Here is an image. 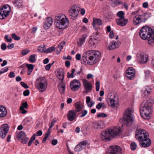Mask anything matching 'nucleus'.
<instances>
[{"mask_svg": "<svg viewBox=\"0 0 154 154\" xmlns=\"http://www.w3.org/2000/svg\"><path fill=\"white\" fill-rule=\"evenodd\" d=\"M100 54L99 51L89 50L83 54L82 59L84 63L90 64H94L99 60Z\"/></svg>", "mask_w": 154, "mask_h": 154, "instance_id": "f257e3e1", "label": "nucleus"}, {"mask_svg": "<svg viewBox=\"0 0 154 154\" xmlns=\"http://www.w3.org/2000/svg\"><path fill=\"white\" fill-rule=\"evenodd\" d=\"M54 23L57 28L64 29L69 25V21L65 15L60 14L55 17Z\"/></svg>", "mask_w": 154, "mask_h": 154, "instance_id": "f03ea898", "label": "nucleus"}, {"mask_svg": "<svg viewBox=\"0 0 154 154\" xmlns=\"http://www.w3.org/2000/svg\"><path fill=\"white\" fill-rule=\"evenodd\" d=\"M141 116L144 119H148L150 118L152 111L151 107L146 102L143 101L141 104L140 109Z\"/></svg>", "mask_w": 154, "mask_h": 154, "instance_id": "7ed1b4c3", "label": "nucleus"}, {"mask_svg": "<svg viewBox=\"0 0 154 154\" xmlns=\"http://www.w3.org/2000/svg\"><path fill=\"white\" fill-rule=\"evenodd\" d=\"M35 86L40 92H43L47 88V80L42 77L38 78L36 80Z\"/></svg>", "mask_w": 154, "mask_h": 154, "instance_id": "20e7f679", "label": "nucleus"}, {"mask_svg": "<svg viewBox=\"0 0 154 154\" xmlns=\"http://www.w3.org/2000/svg\"><path fill=\"white\" fill-rule=\"evenodd\" d=\"M154 31L152 29L148 26H144L140 30L139 35L140 38L146 40L154 35Z\"/></svg>", "mask_w": 154, "mask_h": 154, "instance_id": "39448f33", "label": "nucleus"}, {"mask_svg": "<svg viewBox=\"0 0 154 154\" xmlns=\"http://www.w3.org/2000/svg\"><path fill=\"white\" fill-rule=\"evenodd\" d=\"M133 112L131 108L127 109L123 115L124 124L127 126L131 125L133 122Z\"/></svg>", "mask_w": 154, "mask_h": 154, "instance_id": "423d86ee", "label": "nucleus"}, {"mask_svg": "<svg viewBox=\"0 0 154 154\" xmlns=\"http://www.w3.org/2000/svg\"><path fill=\"white\" fill-rule=\"evenodd\" d=\"M150 13L146 12L142 14H137L133 19V22L134 25H137L141 23L145 22L150 17Z\"/></svg>", "mask_w": 154, "mask_h": 154, "instance_id": "0eeeda50", "label": "nucleus"}, {"mask_svg": "<svg viewBox=\"0 0 154 154\" xmlns=\"http://www.w3.org/2000/svg\"><path fill=\"white\" fill-rule=\"evenodd\" d=\"M79 12V8L75 5L72 6L68 11L69 14L72 20L76 19Z\"/></svg>", "mask_w": 154, "mask_h": 154, "instance_id": "6e6552de", "label": "nucleus"}, {"mask_svg": "<svg viewBox=\"0 0 154 154\" xmlns=\"http://www.w3.org/2000/svg\"><path fill=\"white\" fill-rule=\"evenodd\" d=\"M10 8L8 5L2 6L0 8V19L1 20L5 18L9 14Z\"/></svg>", "mask_w": 154, "mask_h": 154, "instance_id": "1a4fd4ad", "label": "nucleus"}, {"mask_svg": "<svg viewBox=\"0 0 154 154\" xmlns=\"http://www.w3.org/2000/svg\"><path fill=\"white\" fill-rule=\"evenodd\" d=\"M135 135L136 138L140 141L148 138V134L144 130H138L136 131Z\"/></svg>", "mask_w": 154, "mask_h": 154, "instance_id": "9d476101", "label": "nucleus"}, {"mask_svg": "<svg viewBox=\"0 0 154 154\" xmlns=\"http://www.w3.org/2000/svg\"><path fill=\"white\" fill-rule=\"evenodd\" d=\"M108 131L111 137H115L116 136H119L121 134L120 128L116 127L108 129Z\"/></svg>", "mask_w": 154, "mask_h": 154, "instance_id": "9b49d317", "label": "nucleus"}, {"mask_svg": "<svg viewBox=\"0 0 154 154\" xmlns=\"http://www.w3.org/2000/svg\"><path fill=\"white\" fill-rule=\"evenodd\" d=\"M98 35L96 33H93L89 41V46L92 48L94 47L98 43Z\"/></svg>", "mask_w": 154, "mask_h": 154, "instance_id": "f8f14e48", "label": "nucleus"}, {"mask_svg": "<svg viewBox=\"0 0 154 154\" xmlns=\"http://www.w3.org/2000/svg\"><path fill=\"white\" fill-rule=\"evenodd\" d=\"M18 140L23 144H26L29 140V138L26 137L25 133L23 131H20L17 135Z\"/></svg>", "mask_w": 154, "mask_h": 154, "instance_id": "ddd939ff", "label": "nucleus"}, {"mask_svg": "<svg viewBox=\"0 0 154 154\" xmlns=\"http://www.w3.org/2000/svg\"><path fill=\"white\" fill-rule=\"evenodd\" d=\"M9 130L8 125L4 124L2 125L0 128V136L2 139L4 138L7 135Z\"/></svg>", "mask_w": 154, "mask_h": 154, "instance_id": "4468645a", "label": "nucleus"}, {"mask_svg": "<svg viewBox=\"0 0 154 154\" xmlns=\"http://www.w3.org/2000/svg\"><path fill=\"white\" fill-rule=\"evenodd\" d=\"M110 135L108 130L103 131L100 135L101 140L105 142H108L110 140Z\"/></svg>", "mask_w": 154, "mask_h": 154, "instance_id": "2eb2a0df", "label": "nucleus"}, {"mask_svg": "<svg viewBox=\"0 0 154 154\" xmlns=\"http://www.w3.org/2000/svg\"><path fill=\"white\" fill-rule=\"evenodd\" d=\"M126 77L130 80L133 79L135 76V71L132 67L129 68L127 71Z\"/></svg>", "mask_w": 154, "mask_h": 154, "instance_id": "dca6fc26", "label": "nucleus"}, {"mask_svg": "<svg viewBox=\"0 0 154 154\" xmlns=\"http://www.w3.org/2000/svg\"><path fill=\"white\" fill-rule=\"evenodd\" d=\"M83 85L85 90L83 92V93H87L89 92L92 89V86L90 82L86 79L83 80Z\"/></svg>", "mask_w": 154, "mask_h": 154, "instance_id": "f3484780", "label": "nucleus"}, {"mask_svg": "<svg viewBox=\"0 0 154 154\" xmlns=\"http://www.w3.org/2000/svg\"><path fill=\"white\" fill-rule=\"evenodd\" d=\"M109 151L111 154H121L122 151L120 147L118 146H112Z\"/></svg>", "mask_w": 154, "mask_h": 154, "instance_id": "a211bd4d", "label": "nucleus"}, {"mask_svg": "<svg viewBox=\"0 0 154 154\" xmlns=\"http://www.w3.org/2000/svg\"><path fill=\"white\" fill-rule=\"evenodd\" d=\"M76 111L75 110H70L67 115L68 119L69 121H73L76 118L77 115Z\"/></svg>", "mask_w": 154, "mask_h": 154, "instance_id": "6ab92c4d", "label": "nucleus"}, {"mask_svg": "<svg viewBox=\"0 0 154 154\" xmlns=\"http://www.w3.org/2000/svg\"><path fill=\"white\" fill-rule=\"evenodd\" d=\"M86 140H84L80 142L75 147L74 149L75 151L78 152L85 148L87 144Z\"/></svg>", "mask_w": 154, "mask_h": 154, "instance_id": "aec40b11", "label": "nucleus"}, {"mask_svg": "<svg viewBox=\"0 0 154 154\" xmlns=\"http://www.w3.org/2000/svg\"><path fill=\"white\" fill-rule=\"evenodd\" d=\"M148 60V57L146 55L138 54L137 55V60L140 63H146Z\"/></svg>", "mask_w": 154, "mask_h": 154, "instance_id": "412c9836", "label": "nucleus"}, {"mask_svg": "<svg viewBox=\"0 0 154 154\" xmlns=\"http://www.w3.org/2000/svg\"><path fill=\"white\" fill-rule=\"evenodd\" d=\"M121 44L120 42H116L113 41L110 42L109 44L108 48L109 50H112L118 48Z\"/></svg>", "mask_w": 154, "mask_h": 154, "instance_id": "4be33fe9", "label": "nucleus"}, {"mask_svg": "<svg viewBox=\"0 0 154 154\" xmlns=\"http://www.w3.org/2000/svg\"><path fill=\"white\" fill-rule=\"evenodd\" d=\"M140 145L143 147H146L149 146L151 144L150 140L148 138L140 141Z\"/></svg>", "mask_w": 154, "mask_h": 154, "instance_id": "5701e85b", "label": "nucleus"}, {"mask_svg": "<svg viewBox=\"0 0 154 154\" xmlns=\"http://www.w3.org/2000/svg\"><path fill=\"white\" fill-rule=\"evenodd\" d=\"M53 20L51 17H47L45 20L44 27L46 29H48L52 24Z\"/></svg>", "mask_w": 154, "mask_h": 154, "instance_id": "b1692460", "label": "nucleus"}, {"mask_svg": "<svg viewBox=\"0 0 154 154\" xmlns=\"http://www.w3.org/2000/svg\"><path fill=\"white\" fill-rule=\"evenodd\" d=\"M116 22L118 25L121 26H125L128 22V20L124 18H118L116 20Z\"/></svg>", "mask_w": 154, "mask_h": 154, "instance_id": "393cba45", "label": "nucleus"}, {"mask_svg": "<svg viewBox=\"0 0 154 154\" xmlns=\"http://www.w3.org/2000/svg\"><path fill=\"white\" fill-rule=\"evenodd\" d=\"M75 110L77 112H80L83 108L82 103L80 101L76 102L74 104Z\"/></svg>", "mask_w": 154, "mask_h": 154, "instance_id": "a878e982", "label": "nucleus"}, {"mask_svg": "<svg viewBox=\"0 0 154 154\" xmlns=\"http://www.w3.org/2000/svg\"><path fill=\"white\" fill-rule=\"evenodd\" d=\"M7 113V111L5 107L0 105V118H2L5 117Z\"/></svg>", "mask_w": 154, "mask_h": 154, "instance_id": "bb28decb", "label": "nucleus"}, {"mask_svg": "<svg viewBox=\"0 0 154 154\" xmlns=\"http://www.w3.org/2000/svg\"><path fill=\"white\" fill-rule=\"evenodd\" d=\"M151 88L149 87L146 86L142 90L143 95L144 97H147L150 94Z\"/></svg>", "mask_w": 154, "mask_h": 154, "instance_id": "cd10ccee", "label": "nucleus"}, {"mask_svg": "<svg viewBox=\"0 0 154 154\" xmlns=\"http://www.w3.org/2000/svg\"><path fill=\"white\" fill-rule=\"evenodd\" d=\"M57 76L58 78L61 80L62 83H63V80L64 78V70L62 69H60L57 72Z\"/></svg>", "mask_w": 154, "mask_h": 154, "instance_id": "c85d7f7f", "label": "nucleus"}, {"mask_svg": "<svg viewBox=\"0 0 154 154\" xmlns=\"http://www.w3.org/2000/svg\"><path fill=\"white\" fill-rule=\"evenodd\" d=\"M87 37V35L84 34L83 35L82 37L79 38V41L77 42V44L80 47L81 46L83 43L85 42Z\"/></svg>", "mask_w": 154, "mask_h": 154, "instance_id": "c756f323", "label": "nucleus"}, {"mask_svg": "<svg viewBox=\"0 0 154 154\" xmlns=\"http://www.w3.org/2000/svg\"><path fill=\"white\" fill-rule=\"evenodd\" d=\"M93 26L95 27L96 24L99 26H101L102 24V20L100 19L93 18Z\"/></svg>", "mask_w": 154, "mask_h": 154, "instance_id": "7c9ffc66", "label": "nucleus"}, {"mask_svg": "<svg viewBox=\"0 0 154 154\" xmlns=\"http://www.w3.org/2000/svg\"><path fill=\"white\" fill-rule=\"evenodd\" d=\"M81 84H70V87L71 89L73 91H76L80 88Z\"/></svg>", "mask_w": 154, "mask_h": 154, "instance_id": "2f4dec72", "label": "nucleus"}, {"mask_svg": "<svg viewBox=\"0 0 154 154\" xmlns=\"http://www.w3.org/2000/svg\"><path fill=\"white\" fill-rule=\"evenodd\" d=\"M86 102L89 107H91L94 103V102L91 101V98L89 96L87 97L86 98Z\"/></svg>", "mask_w": 154, "mask_h": 154, "instance_id": "473e14b6", "label": "nucleus"}, {"mask_svg": "<svg viewBox=\"0 0 154 154\" xmlns=\"http://www.w3.org/2000/svg\"><path fill=\"white\" fill-rule=\"evenodd\" d=\"M51 128H50L49 127V129L47 131L46 133L45 134V137L43 138V140L42 141V142L43 143H44L45 142L47 139V138L50 135V134L51 132Z\"/></svg>", "mask_w": 154, "mask_h": 154, "instance_id": "72a5a7b5", "label": "nucleus"}, {"mask_svg": "<svg viewBox=\"0 0 154 154\" xmlns=\"http://www.w3.org/2000/svg\"><path fill=\"white\" fill-rule=\"evenodd\" d=\"M101 122H96L93 123V127L94 128L97 129H100L102 128L101 127Z\"/></svg>", "mask_w": 154, "mask_h": 154, "instance_id": "f704fd0d", "label": "nucleus"}, {"mask_svg": "<svg viewBox=\"0 0 154 154\" xmlns=\"http://www.w3.org/2000/svg\"><path fill=\"white\" fill-rule=\"evenodd\" d=\"M111 5L112 7H115L119 5L122 4L121 2L119 0H111Z\"/></svg>", "mask_w": 154, "mask_h": 154, "instance_id": "c9c22d12", "label": "nucleus"}, {"mask_svg": "<svg viewBox=\"0 0 154 154\" xmlns=\"http://www.w3.org/2000/svg\"><path fill=\"white\" fill-rule=\"evenodd\" d=\"M14 4L15 6L19 8L22 6V0H15Z\"/></svg>", "mask_w": 154, "mask_h": 154, "instance_id": "e433bc0d", "label": "nucleus"}, {"mask_svg": "<svg viewBox=\"0 0 154 154\" xmlns=\"http://www.w3.org/2000/svg\"><path fill=\"white\" fill-rule=\"evenodd\" d=\"M66 42L65 41H63L60 42L58 45V48L57 49V51H59V52L63 49V46L65 45Z\"/></svg>", "mask_w": 154, "mask_h": 154, "instance_id": "4c0bfd02", "label": "nucleus"}, {"mask_svg": "<svg viewBox=\"0 0 154 154\" xmlns=\"http://www.w3.org/2000/svg\"><path fill=\"white\" fill-rule=\"evenodd\" d=\"M144 101L146 102V103H147L148 105L151 107L152 104L154 103V99L150 98L149 100Z\"/></svg>", "mask_w": 154, "mask_h": 154, "instance_id": "58836bf2", "label": "nucleus"}, {"mask_svg": "<svg viewBox=\"0 0 154 154\" xmlns=\"http://www.w3.org/2000/svg\"><path fill=\"white\" fill-rule=\"evenodd\" d=\"M107 101H109V102H108V103L110 106L112 107L115 106V100L114 99L109 98L108 99Z\"/></svg>", "mask_w": 154, "mask_h": 154, "instance_id": "ea45409f", "label": "nucleus"}, {"mask_svg": "<svg viewBox=\"0 0 154 154\" xmlns=\"http://www.w3.org/2000/svg\"><path fill=\"white\" fill-rule=\"evenodd\" d=\"M55 50V48L54 47H52L48 48L46 50H45L44 52L47 53H50L54 51Z\"/></svg>", "mask_w": 154, "mask_h": 154, "instance_id": "a19ab883", "label": "nucleus"}, {"mask_svg": "<svg viewBox=\"0 0 154 154\" xmlns=\"http://www.w3.org/2000/svg\"><path fill=\"white\" fill-rule=\"evenodd\" d=\"M75 72V70L72 69L71 70V73L70 74L69 72L67 73V77L68 78H73L74 77L73 74Z\"/></svg>", "mask_w": 154, "mask_h": 154, "instance_id": "79ce46f5", "label": "nucleus"}, {"mask_svg": "<svg viewBox=\"0 0 154 154\" xmlns=\"http://www.w3.org/2000/svg\"><path fill=\"white\" fill-rule=\"evenodd\" d=\"M117 16L119 17V18H125V13L122 11H120L118 12L117 14Z\"/></svg>", "mask_w": 154, "mask_h": 154, "instance_id": "37998d69", "label": "nucleus"}, {"mask_svg": "<svg viewBox=\"0 0 154 154\" xmlns=\"http://www.w3.org/2000/svg\"><path fill=\"white\" fill-rule=\"evenodd\" d=\"M29 61L32 63H33L35 62L36 60L35 58V55H30L29 58Z\"/></svg>", "mask_w": 154, "mask_h": 154, "instance_id": "c03bdc74", "label": "nucleus"}, {"mask_svg": "<svg viewBox=\"0 0 154 154\" xmlns=\"http://www.w3.org/2000/svg\"><path fill=\"white\" fill-rule=\"evenodd\" d=\"M35 134H34L31 137L28 143V145L29 146H30L31 145L32 143L33 142V141L35 140Z\"/></svg>", "mask_w": 154, "mask_h": 154, "instance_id": "a18cd8bd", "label": "nucleus"}, {"mask_svg": "<svg viewBox=\"0 0 154 154\" xmlns=\"http://www.w3.org/2000/svg\"><path fill=\"white\" fill-rule=\"evenodd\" d=\"M65 85L61 86L59 88V89L60 93L61 94H63L65 92Z\"/></svg>", "mask_w": 154, "mask_h": 154, "instance_id": "49530a36", "label": "nucleus"}, {"mask_svg": "<svg viewBox=\"0 0 154 154\" xmlns=\"http://www.w3.org/2000/svg\"><path fill=\"white\" fill-rule=\"evenodd\" d=\"M147 39H149L148 41L149 44H152L154 42V35H153L152 36H151L149 38H148Z\"/></svg>", "mask_w": 154, "mask_h": 154, "instance_id": "de8ad7c7", "label": "nucleus"}, {"mask_svg": "<svg viewBox=\"0 0 154 154\" xmlns=\"http://www.w3.org/2000/svg\"><path fill=\"white\" fill-rule=\"evenodd\" d=\"M26 66L28 68V70H33L34 68V66L32 64H27Z\"/></svg>", "mask_w": 154, "mask_h": 154, "instance_id": "09e8293b", "label": "nucleus"}, {"mask_svg": "<svg viewBox=\"0 0 154 154\" xmlns=\"http://www.w3.org/2000/svg\"><path fill=\"white\" fill-rule=\"evenodd\" d=\"M11 36L13 39L16 40H19L20 38L19 36H17L15 33L12 34L11 35Z\"/></svg>", "mask_w": 154, "mask_h": 154, "instance_id": "8fccbe9b", "label": "nucleus"}, {"mask_svg": "<svg viewBox=\"0 0 154 154\" xmlns=\"http://www.w3.org/2000/svg\"><path fill=\"white\" fill-rule=\"evenodd\" d=\"M88 112L86 110H82L81 112V115L80 116L81 118L85 116L87 114Z\"/></svg>", "mask_w": 154, "mask_h": 154, "instance_id": "3c124183", "label": "nucleus"}, {"mask_svg": "<svg viewBox=\"0 0 154 154\" xmlns=\"http://www.w3.org/2000/svg\"><path fill=\"white\" fill-rule=\"evenodd\" d=\"M137 147V145L135 142L132 143L131 145V149L132 150H134L136 149Z\"/></svg>", "mask_w": 154, "mask_h": 154, "instance_id": "603ef678", "label": "nucleus"}, {"mask_svg": "<svg viewBox=\"0 0 154 154\" xmlns=\"http://www.w3.org/2000/svg\"><path fill=\"white\" fill-rule=\"evenodd\" d=\"M8 70V68L7 67L2 68L0 70V74H1L5 72H7Z\"/></svg>", "mask_w": 154, "mask_h": 154, "instance_id": "864d4df0", "label": "nucleus"}, {"mask_svg": "<svg viewBox=\"0 0 154 154\" xmlns=\"http://www.w3.org/2000/svg\"><path fill=\"white\" fill-rule=\"evenodd\" d=\"M54 61H53L51 63H49L47 64L45 66V69L47 70H49L50 69V67L54 63Z\"/></svg>", "mask_w": 154, "mask_h": 154, "instance_id": "5fc2aeb1", "label": "nucleus"}, {"mask_svg": "<svg viewBox=\"0 0 154 154\" xmlns=\"http://www.w3.org/2000/svg\"><path fill=\"white\" fill-rule=\"evenodd\" d=\"M44 45H43L42 46H40L38 47V51L40 52H44V48L45 47Z\"/></svg>", "mask_w": 154, "mask_h": 154, "instance_id": "6e6d98bb", "label": "nucleus"}, {"mask_svg": "<svg viewBox=\"0 0 154 154\" xmlns=\"http://www.w3.org/2000/svg\"><path fill=\"white\" fill-rule=\"evenodd\" d=\"M107 116V115L106 114L104 113H102L99 114L97 115V117H103L105 118Z\"/></svg>", "mask_w": 154, "mask_h": 154, "instance_id": "4d7b16f0", "label": "nucleus"}, {"mask_svg": "<svg viewBox=\"0 0 154 154\" xmlns=\"http://www.w3.org/2000/svg\"><path fill=\"white\" fill-rule=\"evenodd\" d=\"M96 89L97 91H98L100 89V83L99 81H97L96 83Z\"/></svg>", "mask_w": 154, "mask_h": 154, "instance_id": "13d9d810", "label": "nucleus"}, {"mask_svg": "<svg viewBox=\"0 0 154 154\" xmlns=\"http://www.w3.org/2000/svg\"><path fill=\"white\" fill-rule=\"evenodd\" d=\"M28 106V104L26 102L24 103H23L22 104V105L20 107V108H21L22 107H23V109L25 108L27 109V107Z\"/></svg>", "mask_w": 154, "mask_h": 154, "instance_id": "bf43d9fd", "label": "nucleus"}, {"mask_svg": "<svg viewBox=\"0 0 154 154\" xmlns=\"http://www.w3.org/2000/svg\"><path fill=\"white\" fill-rule=\"evenodd\" d=\"M81 84L80 82L78 80L74 79L72 81H71L70 84Z\"/></svg>", "mask_w": 154, "mask_h": 154, "instance_id": "052dcab7", "label": "nucleus"}, {"mask_svg": "<svg viewBox=\"0 0 154 154\" xmlns=\"http://www.w3.org/2000/svg\"><path fill=\"white\" fill-rule=\"evenodd\" d=\"M21 85L25 88H29V86L24 82H21L20 83Z\"/></svg>", "mask_w": 154, "mask_h": 154, "instance_id": "680f3d73", "label": "nucleus"}, {"mask_svg": "<svg viewBox=\"0 0 154 154\" xmlns=\"http://www.w3.org/2000/svg\"><path fill=\"white\" fill-rule=\"evenodd\" d=\"M30 92L29 90H26L24 91L23 92V95L24 96H27L29 95Z\"/></svg>", "mask_w": 154, "mask_h": 154, "instance_id": "e2e57ef3", "label": "nucleus"}, {"mask_svg": "<svg viewBox=\"0 0 154 154\" xmlns=\"http://www.w3.org/2000/svg\"><path fill=\"white\" fill-rule=\"evenodd\" d=\"M29 51L28 50H23L21 52V53L23 55H25L27 54L29 52Z\"/></svg>", "mask_w": 154, "mask_h": 154, "instance_id": "0e129e2a", "label": "nucleus"}, {"mask_svg": "<svg viewBox=\"0 0 154 154\" xmlns=\"http://www.w3.org/2000/svg\"><path fill=\"white\" fill-rule=\"evenodd\" d=\"M5 39L7 40L8 42H11L12 39L11 37H8V35H6L5 36Z\"/></svg>", "mask_w": 154, "mask_h": 154, "instance_id": "69168bd1", "label": "nucleus"}, {"mask_svg": "<svg viewBox=\"0 0 154 154\" xmlns=\"http://www.w3.org/2000/svg\"><path fill=\"white\" fill-rule=\"evenodd\" d=\"M102 107V104L101 103H99L96 106V108L98 109H100Z\"/></svg>", "mask_w": 154, "mask_h": 154, "instance_id": "338daca9", "label": "nucleus"}, {"mask_svg": "<svg viewBox=\"0 0 154 154\" xmlns=\"http://www.w3.org/2000/svg\"><path fill=\"white\" fill-rule=\"evenodd\" d=\"M7 48V46L5 43L2 44L1 45V48L2 50H5Z\"/></svg>", "mask_w": 154, "mask_h": 154, "instance_id": "774afa93", "label": "nucleus"}]
</instances>
